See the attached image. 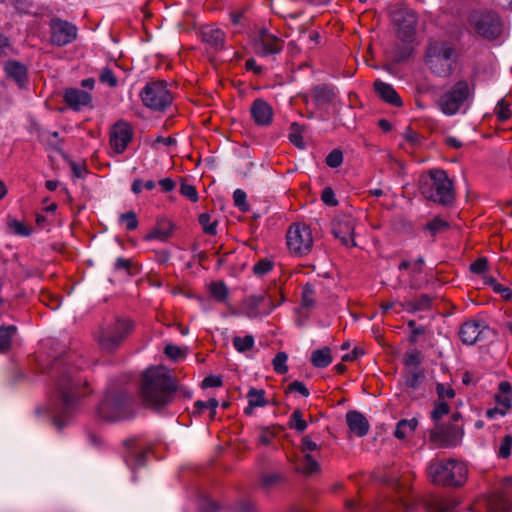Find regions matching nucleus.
<instances>
[{
  "instance_id": "18",
  "label": "nucleus",
  "mask_w": 512,
  "mask_h": 512,
  "mask_svg": "<svg viewBox=\"0 0 512 512\" xmlns=\"http://www.w3.org/2000/svg\"><path fill=\"white\" fill-rule=\"evenodd\" d=\"M488 512H511L512 500L503 491H495L485 497Z\"/></svg>"
},
{
  "instance_id": "42",
  "label": "nucleus",
  "mask_w": 512,
  "mask_h": 512,
  "mask_svg": "<svg viewBox=\"0 0 512 512\" xmlns=\"http://www.w3.org/2000/svg\"><path fill=\"white\" fill-rule=\"evenodd\" d=\"M233 345L239 352L249 351L254 346V337L252 335H246L245 337L235 336L233 338Z\"/></svg>"
},
{
  "instance_id": "7",
  "label": "nucleus",
  "mask_w": 512,
  "mask_h": 512,
  "mask_svg": "<svg viewBox=\"0 0 512 512\" xmlns=\"http://www.w3.org/2000/svg\"><path fill=\"white\" fill-rule=\"evenodd\" d=\"M468 22L477 35L489 41L497 39L503 32V22L492 10H473Z\"/></svg>"
},
{
  "instance_id": "47",
  "label": "nucleus",
  "mask_w": 512,
  "mask_h": 512,
  "mask_svg": "<svg viewBox=\"0 0 512 512\" xmlns=\"http://www.w3.org/2000/svg\"><path fill=\"white\" fill-rule=\"evenodd\" d=\"M284 480V476L279 473L265 474L261 477V485L268 489L281 483Z\"/></svg>"
},
{
  "instance_id": "57",
  "label": "nucleus",
  "mask_w": 512,
  "mask_h": 512,
  "mask_svg": "<svg viewBox=\"0 0 512 512\" xmlns=\"http://www.w3.org/2000/svg\"><path fill=\"white\" fill-rule=\"evenodd\" d=\"M488 269V259L480 257L470 265V271L474 274L481 275Z\"/></svg>"
},
{
  "instance_id": "21",
  "label": "nucleus",
  "mask_w": 512,
  "mask_h": 512,
  "mask_svg": "<svg viewBox=\"0 0 512 512\" xmlns=\"http://www.w3.org/2000/svg\"><path fill=\"white\" fill-rule=\"evenodd\" d=\"M346 422L350 431L358 437L365 436L369 431V422L367 418L359 411H349L346 414Z\"/></svg>"
},
{
  "instance_id": "35",
  "label": "nucleus",
  "mask_w": 512,
  "mask_h": 512,
  "mask_svg": "<svg viewBox=\"0 0 512 512\" xmlns=\"http://www.w3.org/2000/svg\"><path fill=\"white\" fill-rule=\"evenodd\" d=\"M403 363L408 369H421V352L417 349L405 353Z\"/></svg>"
},
{
  "instance_id": "37",
  "label": "nucleus",
  "mask_w": 512,
  "mask_h": 512,
  "mask_svg": "<svg viewBox=\"0 0 512 512\" xmlns=\"http://www.w3.org/2000/svg\"><path fill=\"white\" fill-rule=\"evenodd\" d=\"M296 470L309 475L320 471V466L315 457L306 452L304 455L303 466L297 467Z\"/></svg>"
},
{
  "instance_id": "6",
  "label": "nucleus",
  "mask_w": 512,
  "mask_h": 512,
  "mask_svg": "<svg viewBox=\"0 0 512 512\" xmlns=\"http://www.w3.org/2000/svg\"><path fill=\"white\" fill-rule=\"evenodd\" d=\"M428 474L434 484L460 487L467 479L468 470L464 463L448 459L447 461L430 464Z\"/></svg>"
},
{
  "instance_id": "30",
  "label": "nucleus",
  "mask_w": 512,
  "mask_h": 512,
  "mask_svg": "<svg viewBox=\"0 0 512 512\" xmlns=\"http://www.w3.org/2000/svg\"><path fill=\"white\" fill-rule=\"evenodd\" d=\"M17 328L14 325L0 326V353L10 350L11 339L16 334Z\"/></svg>"
},
{
  "instance_id": "1",
  "label": "nucleus",
  "mask_w": 512,
  "mask_h": 512,
  "mask_svg": "<svg viewBox=\"0 0 512 512\" xmlns=\"http://www.w3.org/2000/svg\"><path fill=\"white\" fill-rule=\"evenodd\" d=\"M177 380L164 365L151 366L141 374L139 397L146 408L160 411L174 399Z\"/></svg>"
},
{
  "instance_id": "3",
  "label": "nucleus",
  "mask_w": 512,
  "mask_h": 512,
  "mask_svg": "<svg viewBox=\"0 0 512 512\" xmlns=\"http://www.w3.org/2000/svg\"><path fill=\"white\" fill-rule=\"evenodd\" d=\"M132 405L133 396L127 390L110 388L97 406V415L108 422L120 421L133 415Z\"/></svg>"
},
{
  "instance_id": "59",
  "label": "nucleus",
  "mask_w": 512,
  "mask_h": 512,
  "mask_svg": "<svg viewBox=\"0 0 512 512\" xmlns=\"http://www.w3.org/2000/svg\"><path fill=\"white\" fill-rule=\"evenodd\" d=\"M99 80L102 83H107L110 87H116L118 83L117 78L110 68H104L102 70Z\"/></svg>"
},
{
  "instance_id": "10",
  "label": "nucleus",
  "mask_w": 512,
  "mask_h": 512,
  "mask_svg": "<svg viewBox=\"0 0 512 512\" xmlns=\"http://www.w3.org/2000/svg\"><path fill=\"white\" fill-rule=\"evenodd\" d=\"M143 104L156 111H164L172 103V95L163 81L148 83L141 92Z\"/></svg>"
},
{
  "instance_id": "20",
  "label": "nucleus",
  "mask_w": 512,
  "mask_h": 512,
  "mask_svg": "<svg viewBox=\"0 0 512 512\" xmlns=\"http://www.w3.org/2000/svg\"><path fill=\"white\" fill-rule=\"evenodd\" d=\"M267 300L265 295H252L242 302L243 313L249 318H255L260 315L259 306ZM269 310L267 313L278 306L281 302L274 304L271 297H268Z\"/></svg>"
},
{
  "instance_id": "51",
  "label": "nucleus",
  "mask_w": 512,
  "mask_h": 512,
  "mask_svg": "<svg viewBox=\"0 0 512 512\" xmlns=\"http://www.w3.org/2000/svg\"><path fill=\"white\" fill-rule=\"evenodd\" d=\"M274 266V263L268 259H261L259 260L253 267V272L258 275L262 276L267 274L269 271L272 270Z\"/></svg>"
},
{
  "instance_id": "25",
  "label": "nucleus",
  "mask_w": 512,
  "mask_h": 512,
  "mask_svg": "<svg viewBox=\"0 0 512 512\" xmlns=\"http://www.w3.org/2000/svg\"><path fill=\"white\" fill-rule=\"evenodd\" d=\"M173 224L171 221L167 219H160L157 221L156 226L152 229V231L145 236V240H153L158 239L161 241L167 240L173 231Z\"/></svg>"
},
{
  "instance_id": "60",
  "label": "nucleus",
  "mask_w": 512,
  "mask_h": 512,
  "mask_svg": "<svg viewBox=\"0 0 512 512\" xmlns=\"http://www.w3.org/2000/svg\"><path fill=\"white\" fill-rule=\"evenodd\" d=\"M511 446H512V436L506 435L500 445L499 448V456L501 458H508L511 454Z\"/></svg>"
},
{
  "instance_id": "15",
  "label": "nucleus",
  "mask_w": 512,
  "mask_h": 512,
  "mask_svg": "<svg viewBox=\"0 0 512 512\" xmlns=\"http://www.w3.org/2000/svg\"><path fill=\"white\" fill-rule=\"evenodd\" d=\"M52 34L51 41L58 46L71 43L77 36V28L71 23L54 18L50 23Z\"/></svg>"
},
{
  "instance_id": "28",
  "label": "nucleus",
  "mask_w": 512,
  "mask_h": 512,
  "mask_svg": "<svg viewBox=\"0 0 512 512\" xmlns=\"http://www.w3.org/2000/svg\"><path fill=\"white\" fill-rule=\"evenodd\" d=\"M332 362L331 350L329 347H324L312 352L311 363L316 368H325Z\"/></svg>"
},
{
  "instance_id": "8",
  "label": "nucleus",
  "mask_w": 512,
  "mask_h": 512,
  "mask_svg": "<svg viewBox=\"0 0 512 512\" xmlns=\"http://www.w3.org/2000/svg\"><path fill=\"white\" fill-rule=\"evenodd\" d=\"M454 49L445 43L431 44L426 53V64L440 76H448L452 71Z\"/></svg>"
},
{
  "instance_id": "32",
  "label": "nucleus",
  "mask_w": 512,
  "mask_h": 512,
  "mask_svg": "<svg viewBox=\"0 0 512 512\" xmlns=\"http://www.w3.org/2000/svg\"><path fill=\"white\" fill-rule=\"evenodd\" d=\"M290 130L289 140L291 143L299 149H304L305 143L302 138V133L305 131V126L300 125L297 122H293L290 125Z\"/></svg>"
},
{
  "instance_id": "22",
  "label": "nucleus",
  "mask_w": 512,
  "mask_h": 512,
  "mask_svg": "<svg viewBox=\"0 0 512 512\" xmlns=\"http://www.w3.org/2000/svg\"><path fill=\"white\" fill-rule=\"evenodd\" d=\"M373 87L378 96L386 103L395 107H401L403 105L400 96L390 84L376 80Z\"/></svg>"
},
{
  "instance_id": "17",
  "label": "nucleus",
  "mask_w": 512,
  "mask_h": 512,
  "mask_svg": "<svg viewBox=\"0 0 512 512\" xmlns=\"http://www.w3.org/2000/svg\"><path fill=\"white\" fill-rule=\"evenodd\" d=\"M250 112L254 122L259 126H268L273 120V108L264 99H255Z\"/></svg>"
},
{
  "instance_id": "31",
  "label": "nucleus",
  "mask_w": 512,
  "mask_h": 512,
  "mask_svg": "<svg viewBox=\"0 0 512 512\" xmlns=\"http://www.w3.org/2000/svg\"><path fill=\"white\" fill-rule=\"evenodd\" d=\"M404 378L407 387L416 389L425 378V373L423 369H407Z\"/></svg>"
},
{
  "instance_id": "56",
  "label": "nucleus",
  "mask_w": 512,
  "mask_h": 512,
  "mask_svg": "<svg viewBox=\"0 0 512 512\" xmlns=\"http://www.w3.org/2000/svg\"><path fill=\"white\" fill-rule=\"evenodd\" d=\"M120 221L126 223V228L128 230H134L138 227L137 216H136V213L133 211H128L124 214H121Z\"/></svg>"
},
{
  "instance_id": "5",
  "label": "nucleus",
  "mask_w": 512,
  "mask_h": 512,
  "mask_svg": "<svg viewBox=\"0 0 512 512\" xmlns=\"http://www.w3.org/2000/svg\"><path fill=\"white\" fill-rule=\"evenodd\" d=\"M429 176L432 183H421L420 191L422 195L429 200L437 202L443 206H451L455 200V192L452 180L448 177L446 171L442 169H431Z\"/></svg>"
},
{
  "instance_id": "9",
  "label": "nucleus",
  "mask_w": 512,
  "mask_h": 512,
  "mask_svg": "<svg viewBox=\"0 0 512 512\" xmlns=\"http://www.w3.org/2000/svg\"><path fill=\"white\" fill-rule=\"evenodd\" d=\"M464 435L463 428L454 423H437L429 430V441L438 448L457 446Z\"/></svg>"
},
{
  "instance_id": "40",
  "label": "nucleus",
  "mask_w": 512,
  "mask_h": 512,
  "mask_svg": "<svg viewBox=\"0 0 512 512\" xmlns=\"http://www.w3.org/2000/svg\"><path fill=\"white\" fill-rule=\"evenodd\" d=\"M302 416L303 414L301 410L295 409L288 423L291 429H295L299 433H302L307 428V422L304 419H302Z\"/></svg>"
},
{
  "instance_id": "2",
  "label": "nucleus",
  "mask_w": 512,
  "mask_h": 512,
  "mask_svg": "<svg viewBox=\"0 0 512 512\" xmlns=\"http://www.w3.org/2000/svg\"><path fill=\"white\" fill-rule=\"evenodd\" d=\"M86 385V379L75 367L68 368L58 379L56 386L57 391L61 397L63 408L61 415L55 416L53 422L59 430L62 429V427L65 425L60 418L65 416L68 410L75 405L77 399L84 395L81 392V388Z\"/></svg>"
},
{
  "instance_id": "45",
  "label": "nucleus",
  "mask_w": 512,
  "mask_h": 512,
  "mask_svg": "<svg viewBox=\"0 0 512 512\" xmlns=\"http://www.w3.org/2000/svg\"><path fill=\"white\" fill-rule=\"evenodd\" d=\"M511 104L507 102L505 99H501L496 106V115L499 121L504 122L508 120L511 116L510 110Z\"/></svg>"
},
{
  "instance_id": "36",
  "label": "nucleus",
  "mask_w": 512,
  "mask_h": 512,
  "mask_svg": "<svg viewBox=\"0 0 512 512\" xmlns=\"http://www.w3.org/2000/svg\"><path fill=\"white\" fill-rule=\"evenodd\" d=\"M450 227L449 223L441 219L440 217H435L433 220L428 222L423 229L427 230L434 237L438 233H442L446 231Z\"/></svg>"
},
{
  "instance_id": "19",
  "label": "nucleus",
  "mask_w": 512,
  "mask_h": 512,
  "mask_svg": "<svg viewBox=\"0 0 512 512\" xmlns=\"http://www.w3.org/2000/svg\"><path fill=\"white\" fill-rule=\"evenodd\" d=\"M92 100L91 95L78 88H67L64 93V101L67 106L75 111L81 109L82 106H87Z\"/></svg>"
},
{
  "instance_id": "23",
  "label": "nucleus",
  "mask_w": 512,
  "mask_h": 512,
  "mask_svg": "<svg viewBox=\"0 0 512 512\" xmlns=\"http://www.w3.org/2000/svg\"><path fill=\"white\" fill-rule=\"evenodd\" d=\"M7 76L13 79L19 87H23L27 82V68L18 61H8L5 64Z\"/></svg>"
},
{
  "instance_id": "64",
  "label": "nucleus",
  "mask_w": 512,
  "mask_h": 512,
  "mask_svg": "<svg viewBox=\"0 0 512 512\" xmlns=\"http://www.w3.org/2000/svg\"><path fill=\"white\" fill-rule=\"evenodd\" d=\"M199 509L200 512H218L220 505L211 499H204Z\"/></svg>"
},
{
  "instance_id": "38",
  "label": "nucleus",
  "mask_w": 512,
  "mask_h": 512,
  "mask_svg": "<svg viewBox=\"0 0 512 512\" xmlns=\"http://www.w3.org/2000/svg\"><path fill=\"white\" fill-rule=\"evenodd\" d=\"M264 395L263 389L251 388L247 393L248 402L251 403V406L263 407L268 403Z\"/></svg>"
},
{
  "instance_id": "61",
  "label": "nucleus",
  "mask_w": 512,
  "mask_h": 512,
  "mask_svg": "<svg viewBox=\"0 0 512 512\" xmlns=\"http://www.w3.org/2000/svg\"><path fill=\"white\" fill-rule=\"evenodd\" d=\"M299 448L302 453H306L308 451H316L320 447L316 442L312 441L310 436L306 435L301 439V444Z\"/></svg>"
},
{
  "instance_id": "4",
  "label": "nucleus",
  "mask_w": 512,
  "mask_h": 512,
  "mask_svg": "<svg viewBox=\"0 0 512 512\" xmlns=\"http://www.w3.org/2000/svg\"><path fill=\"white\" fill-rule=\"evenodd\" d=\"M133 328L134 323L128 318L116 317L112 322L104 321L96 333V341L102 351L113 353Z\"/></svg>"
},
{
  "instance_id": "44",
  "label": "nucleus",
  "mask_w": 512,
  "mask_h": 512,
  "mask_svg": "<svg viewBox=\"0 0 512 512\" xmlns=\"http://www.w3.org/2000/svg\"><path fill=\"white\" fill-rule=\"evenodd\" d=\"M198 222L202 226L203 232L208 235H216V227L218 222L214 221L210 223V215L208 213H202L198 217Z\"/></svg>"
},
{
  "instance_id": "46",
  "label": "nucleus",
  "mask_w": 512,
  "mask_h": 512,
  "mask_svg": "<svg viewBox=\"0 0 512 512\" xmlns=\"http://www.w3.org/2000/svg\"><path fill=\"white\" fill-rule=\"evenodd\" d=\"M287 354L285 352H278L273 359V368L279 374H285L288 372V366L286 365Z\"/></svg>"
},
{
  "instance_id": "62",
  "label": "nucleus",
  "mask_w": 512,
  "mask_h": 512,
  "mask_svg": "<svg viewBox=\"0 0 512 512\" xmlns=\"http://www.w3.org/2000/svg\"><path fill=\"white\" fill-rule=\"evenodd\" d=\"M417 311L430 309L432 305V298L427 294H421L414 300Z\"/></svg>"
},
{
  "instance_id": "12",
  "label": "nucleus",
  "mask_w": 512,
  "mask_h": 512,
  "mask_svg": "<svg viewBox=\"0 0 512 512\" xmlns=\"http://www.w3.org/2000/svg\"><path fill=\"white\" fill-rule=\"evenodd\" d=\"M397 37L404 43H412L416 33L418 18L411 9H400L394 13Z\"/></svg>"
},
{
  "instance_id": "43",
  "label": "nucleus",
  "mask_w": 512,
  "mask_h": 512,
  "mask_svg": "<svg viewBox=\"0 0 512 512\" xmlns=\"http://www.w3.org/2000/svg\"><path fill=\"white\" fill-rule=\"evenodd\" d=\"M411 43H405L403 45H397L394 49V61L401 63L406 61L413 53V47Z\"/></svg>"
},
{
  "instance_id": "14",
  "label": "nucleus",
  "mask_w": 512,
  "mask_h": 512,
  "mask_svg": "<svg viewBox=\"0 0 512 512\" xmlns=\"http://www.w3.org/2000/svg\"><path fill=\"white\" fill-rule=\"evenodd\" d=\"M133 130L128 122L117 121L110 131V145L116 153H123L132 140Z\"/></svg>"
},
{
  "instance_id": "11",
  "label": "nucleus",
  "mask_w": 512,
  "mask_h": 512,
  "mask_svg": "<svg viewBox=\"0 0 512 512\" xmlns=\"http://www.w3.org/2000/svg\"><path fill=\"white\" fill-rule=\"evenodd\" d=\"M469 94L468 83L466 81H458L451 90L440 98L439 103L442 111L447 115L455 114L468 99Z\"/></svg>"
},
{
  "instance_id": "58",
  "label": "nucleus",
  "mask_w": 512,
  "mask_h": 512,
  "mask_svg": "<svg viewBox=\"0 0 512 512\" xmlns=\"http://www.w3.org/2000/svg\"><path fill=\"white\" fill-rule=\"evenodd\" d=\"M290 392H298V393H300L304 397H308L310 395L309 390L306 388L304 383L300 382V381H297V380L291 382L287 386V388L285 390V393H290Z\"/></svg>"
},
{
  "instance_id": "39",
  "label": "nucleus",
  "mask_w": 512,
  "mask_h": 512,
  "mask_svg": "<svg viewBox=\"0 0 512 512\" xmlns=\"http://www.w3.org/2000/svg\"><path fill=\"white\" fill-rule=\"evenodd\" d=\"M450 412V406L445 401L437 400L434 402V409L431 412V419L434 422V425L437 423H441L440 420L444 415H447Z\"/></svg>"
},
{
  "instance_id": "29",
  "label": "nucleus",
  "mask_w": 512,
  "mask_h": 512,
  "mask_svg": "<svg viewBox=\"0 0 512 512\" xmlns=\"http://www.w3.org/2000/svg\"><path fill=\"white\" fill-rule=\"evenodd\" d=\"M455 505L452 501L440 498H433L424 503V507L428 512H450Z\"/></svg>"
},
{
  "instance_id": "49",
  "label": "nucleus",
  "mask_w": 512,
  "mask_h": 512,
  "mask_svg": "<svg viewBox=\"0 0 512 512\" xmlns=\"http://www.w3.org/2000/svg\"><path fill=\"white\" fill-rule=\"evenodd\" d=\"M326 164L331 168L339 167L343 162V153L339 149L332 150L325 159Z\"/></svg>"
},
{
  "instance_id": "53",
  "label": "nucleus",
  "mask_w": 512,
  "mask_h": 512,
  "mask_svg": "<svg viewBox=\"0 0 512 512\" xmlns=\"http://www.w3.org/2000/svg\"><path fill=\"white\" fill-rule=\"evenodd\" d=\"M180 193L183 196L189 198L192 202H197L199 199L198 192L195 186L189 185L185 183L183 180L181 181Z\"/></svg>"
},
{
  "instance_id": "27",
  "label": "nucleus",
  "mask_w": 512,
  "mask_h": 512,
  "mask_svg": "<svg viewBox=\"0 0 512 512\" xmlns=\"http://www.w3.org/2000/svg\"><path fill=\"white\" fill-rule=\"evenodd\" d=\"M479 325L476 322H466L464 323L459 331V336L461 341L464 344H474L479 335L478 331Z\"/></svg>"
},
{
  "instance_id": "16",
  "label": "nucleus",
  "mask_w": 512,
  "mask_h": 512,
  "mask_svg": "<svg viewBox=\"0 0 512 512\" xmlns=\"http://www.w3.org/2000/svg\"><path fill=\"white\" fill-rule=\"evenodd\" d=\"M354 231L355 223L350 217H338L332 221V234L346 247L357 245L354 240Z\"/></svg>"
},
{
  "instance_id": "55",
  "label": "nucleus",
  "mask_w": 512,
  "mask_h": 512,
  "mask_svg": "<svg viewBox=\"0 0 512 512\" xmlns=\"http://www.w3.org/2000/svg\"><path fill=\"white\" fill-rule=\"evenodd\" d=\"M321 200L324 204L330 207L338 205V200L335 197V193L331 187H325L321 193Z\"/></svg>"
},
{
  "instance_id": "33",
  "label": "nucleus",
  "mask_w": 512,
  "mask_h": 512,
  "mask_svg": "<svg viewBox=\"0 0 512 512\" xmlns=\"http://www.w3.org/2000/svg\"><path fill=\"white\" fill-rule=\"evenodd\" d=\"M209 290L214 299L218 302H225L229 295V290L224 282H211Z\"/></svg>"
},
{
  "instance_id": "50",
  "label": "nucleus",
  "mask_w": 512,
  "mask_h": 512,
  "mask_svg": "<svg viewBox=\"0 0 512 512\" xmlns=\"http://www.w3.org/2000/svg\"><path fill=\"white\" fill-rule=\"evenodd\" d=\"M233 200L235 206H237L242 212H248L250 207L248 203L246 202V193L241 190L237 189L233 193Z\"/></svg>"
},
{
  "instance_id": "24",
  "label": "nucleus",
  "mask_w": 512,
  "mask_h": 512,
  "mask_svg": "<svg viewBox=\"0 0 512 512\" xmlns=\"http://www.w3.org/2000/svg\"><path fill=\"white\" fill-rule=\"evenodd\" d=\"M335 96L334 90L326 84L317 85L312 89V98L316 107L330 104Z\"/></svg>"
},
{
  "instance_id": "48",
  "label": "nucleus",
  "mask_w": 512,
  "mask_h": 512,
  "mask_svg": "<svg viewBox=\"0 0 512 512\" xmlns=\"http://www.w3.org/2000/svg\"><path fill=\"white\" fill-rule=\"evenodd\" d=\"M302 306L305 308H312L314 306V288L309 283L303 288Z\"/></svg>"
},
{
  "instance_id": "52",
  "label": "nucleus",
  "mask_w": 512,
  "mask_h": 512,
  "mask_svg": "<svg viewBox=\"0 0 512 512\" xmlns=\"http://www.w3.org/2000/svg\"><path fill=\"white\" fill-rule=\"evenodd\" d=\"M9 228H11L15 234L21 235V236H29L32 232V229L27 227L24 223L18 221V220H10L8 222Z\"/></svg>"
},
{
  "instance_id": "63",
  "label": "nucleus",
  "mask_w": 512,
  "mask_h": 512,
  "mask_svg": "<svg viewBox=\"0 0 512 512\" xmlns=\"http://www.w3.org/2000/svg\"><path fill=\"white\" fill-rule=\"evenodd\" d=\"M436 392L438 395V400L443 401L445 397L449 399H453L455 397V391L451 387L445 388L444 384L438 383L436 385Z\"/></svg>"
},
{
  "instance_id": "54",
  "label": "nucleus",
  "mask_w": 512,
  "mask_h": 512,
  "mask_svg": "<svg viewBox=\"0 0 512 512\" xmlns=\"http://www.w3.org/2000/svg\"><path fill=\"white\" fill-rule=\"evenodd\" d=\"M164 353L173 361H177L179 358L185 356V351L173 344H167L164 348Z\"/></svg>"
},
{
  "instance_id": "41",
  "label": "nucleus",
  "mask_w": 512,
  "mask_h": 512,
  "mask_svg": "<svg viewBox=\"0 0 512 512\" xmlns=\"http://www.w3.org/2000/svg\"><path fill=\"white\" fill-rule=\"evenodd\" d=\"M261 44L265 54H276L282 49L281 40L276 36L264 38Z\"/></svg>"
},
{
  "instance_id": "13",
  "label": "nucleus",
  "mask_w": 512,
  "mask_h": 512,
  "mask_svg": "<svg viewBox=\"0 0 512 512\" xmlns=\"http://www.w3.org/2000/svg\"><path fill=\"white\" fill-rule=\"evenodd\" d=\"M313 244L310 228L294 224L287 232V245L297 255L307 254Z\"/></svg>"
},
{
  "instance_id": "34",
  "label": "nucleus",
  "mask_w": 512,
  "mask_h": 512,
  "mask_svg": "<svg viewBox=\"0 0 512 512\" xmlns=\"http://www.w3.org/2000/svg\"><path fill=\"white\" fill-rule=\"evenodd\" d=\"M418 426V420L416 418H412L410 420L402 419L397 423L396 430L394 435L397 439H404L406 437L405 427H408L410 432H414Z\"/></svg>"
},
{
  "instance_id": "26",
  "label": "nucleus",
  "mask_w": 512,
  "mask_h": 512,
  "mask_svg": "<svg viewBox=\"0 0 512 512\" xmlns=\"http://www.w3.org/2000/svg\"><path fill=\"white\" fill-rule=\"evenodd\" d=\"M225 34L220 29H203L202 39L215 49H221L224 44Z\"/></svg>"
}]
</instances>
